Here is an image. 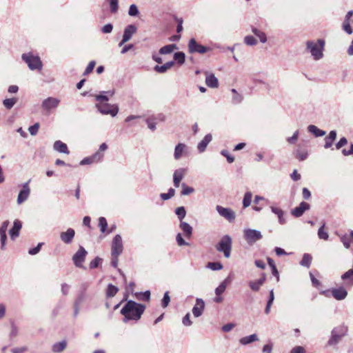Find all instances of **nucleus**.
I'll use <instances>...</instances> for the list:
<instances>
[{
  "instance_id": "34",
  "label": "nucleus",
  "mask_w": 353,
  "mask_h": 353,
  "mask_svg": "<svg viewBox=\"0 0 353 353\" xmlns=\"http://www.w3.org/2000/svg\"><path fill=\"white\" fill-rule=\"evenodd\" d=\"M178 49L176 44H170L160 48L159 54H168L172 53L174 50Z\"/></svg>"
},
{
  "instance_id": "39",
  "label": "nucleus",
  "mask_w": 353,
  "mask_h": 353,
  "mask_svg": "<svg viewBox=\"0 0 353 353\" xmlns=\"http://www.w3.org/2000/svg\"><path fill=\"white\" fill-rule=\"evenodd\" d=\"M174 59L176 61L178 64H183L185 61V53H183V52H175L174 54Z\"/></svg>"
},
{
  "instance_id": "64",
  "label": "nucleus",
  "mask_w": 353,
  "mask_h": 353,
  "mask_svg": "<svg viewBox=\"0 0 353 353\" xmlns=\"http://www.w3.org/2000/svg\"><path fill=\"white\" fill-rule=\"evenodd\" d=\"M290 353H305V349L303 346H295L290 350Z\"/></svg>"
},
{
  "instance_id": "31",
  "label": "nucleus",
  "mask_w": 353,
  "mask_h": 353,
  "mask_svg": "<svg viewBox=\"0 0 353 353\" xmlns=\"http://www.w3.org/2000/svg\"><path fill=\"white\" fill-rule=\"evenodd\" d=\"M307 130L309 132L314 134L316 137H323L325 134V132L319 129L316 125H310L307 127Z\"/></svg>"
},
{
  "instance_id": "59",
  "label": "nucleus",
  "mask_w": 353,
  "mask_h": 353,
  "mask_svg": "<svg viewBox=\"0 0 353 353\" xmlns=\"http://www.w3.org/2000/svg\"><path fill=\"white\" fill-rule=\"evenodd\" d=\"M244 42L248 46H254L256 44L257 41L252 36H246L244 39Z\"/></svg>"
},
{
  "instance_id": "28",
  "label": "nucleus",
  "mask_w": 353,
  "mask_h": 353,
  "mask_svg": "<svg viewBox=\"0 0 353 353\" xmlns=\"http://www.w3.org/2000/svg\"><path fill=\"white\" fill-rule=\"evenodd\" d=\"M174 64V61H168L163 65H155L154 70L159 73H165L168 69L171 68Z\"/></svg>"
},
{
  "instance_id": "58",
  "label": "nucleus",
  "mask_w": 353,
  "mask_h": 353,
  "mask_svg": "<svg viewBox=\"0 0 353 353\" xmlns=\"http://www.w3.org/2000/svg\"><path fill=\"white\" fill-rule=\"evenodd\" d=\"M341 241L343 243V245L346 248H349L350 247V243H352L350 237L347 235H344L341 237Z\"/></svg>"
},
{
  "instance_id": "27",
  "label": "nucleus",
  "mask_w": 353,
  "mask_h": 353,
  "mask_svg": "<svg viewBox=\"0 0 353 353\" xmlns=\"http://www.w3.org/2000/svg\"><path fill=\"white\" fill-rule=\"evenodd\" d=\"M336 138V132L335 130H332L330 132L328 136L325 138V145L324 147L325 148H329L332 145L334 141Z\"/></svg>"
},
{
  "instance_id": "36",
  "label": "nucleus",
  "mask_w": 353,
  "mask_h": 353,
  "mask_svg": "<svg viewBox=\"0 0 353 353\" xmlns=\"http://www.w3.org/2000/svg\"><path fill=\"white\" fill-rule=\"evenodd\" d=\"M119 291V288L115 285L110 283L107 286L106 296L108 298L114 296Z\"/></svg>"
},
{
  "instance_id": "14",
  "label": "nucleus",
  "mask_w": 353,
  "mask_h": 353,
  "mask_svg": "<svg viewBox=\"0 0 353 353\" xmlns=\"http://www.w3.org/2000/svg\"><path fill=\"white\" fill-rule=\"evenodd\" d=\"M310 205L309 203H307L305 201H302L300 203L299 206L294 208V209H292L291 210V214L294 217L298 218V217L301 216L304 214V212L306 210H310Z\"/></svg>"
},
{
  "instance_id": "18",
  "label": "nucleus",
  "mask_w": 353,
  "mask_h": 353,
  "mask_svg": "<svg viewBox=\"0 0 353 353\" xmlns=\"http://www.w3.org/2000/svg\"><path fill=\"white\" fill-rule=\"evenodd\" d=\"M22 228V223L19 219L14 221L12 228L9 231L10 239L14 241L19 236L20 230Z\"/></svg>"
},
{
  "instance_id": "4",
  "label": "nucleus",
  "mask_w": 353,
  "mask_h": 353,
  "mask_svg": "<svg viewBox=\"0 0 353 353\" xmlns=\"http://www.w3.org/2000/svg\"><path fill=\"white\" fill-rule=\"evenodd\" d=\"M347 333V327L345 325L335 327L331 332V336L327 341L330 346L338 344L341 339Z\"/></svg>"
},
{
  "instance_id": "26",
  "label": "nucleus",
  "mask_w": 353,
  "mask_h": 353,
  "mask_svg": "<svg viewBox=\"0 0 353 353\" xmlns=\"http://www.w3.org/2000/svg\"><path fill=\"white\" fill-rule=\"evenodd\" d=\"M179 227L187 238H190L192 234V227L188 223L181 221Z\"/></svg>"
},
{
  "instance_id": "43",
  "label": "nucleus",
  "mask_w": 353,
  "mask_h": 353,
  "mask_svg": "<svg viewBox=\"0 0 353 353\" xmlns=\"http://www.w3.org/2000/svg\"><path fill=\"white\" fill-rule=\"evenodd\" d=\"M99 227L102 233H104L107 231L108 223L105 217L101 216L99 219Z\"/></svg>"
},
{
  "instance_id": "20",
  "label": "nucleus",
  "mask_w": 353,
  "mask_h": 353,
  "mask_svg": "<svg viewBox=\"0 0 353 353\" xmlns=\"http://www.w3.org/2000/svg\"><path fill=\"white\" fill-rule=\"evenodd\" d=\"M137 31V28L134 24L127 26L123 31V38L124 41H128L131 39L132 35Z\"/></svg>"
},
{
  "instance_id": "62",
  "label": "nucleus",
  "mask_w": 353,
  "mask_h": 353,
  "mask_svg": "<svg viewBox=\"0 0 353 353\" xmlns=\"http://www.w3.org/2000/svg\"><path fill=\"white\" fill-rule=\"evenodd\" d=\"M39 128V123H36L33 125L29 127L28 130L31 135H36Z\"/></svg>"
},
{
  "instance_id": "44",
  "label": "nucleus",
  "mask_w": 353,
  "mask_h": 353,
  "mask_svg": "<svg viewBox=\"0 0 353 353\" xmlns=\"http://www.w3.org/2000/svg\"><path fill=\"white\" fill-rule=\"evenodd\" d=\"M262 285L261 282L258 280L250 281L249 282V287L254 292H258Z\"/></svg>"
},
{
  "instance_id": "15",
  "label": "nucleus",
  "mask_w": 353,
  "mask_h": 353,
  "mask_svg": "<svg viewBox=\"0 0 353 353\" xmlns=\"http://www.w3.org/2000/svg\"><path fill=\"white\" fill-rule=\"evenodd\" d=\"M28 184L29 181L23 183L22 185V189L20 190L17 197L18 204H21L28 199L30 193V189Z\"/></svg>"
},
{
  "instance_id": "56",
  "label": "nucleus",
  "mask_w": 353,
  "mask_h": 353,
  "mask_svg": "<svg viewBox=\"0 0 353 353\" xmlns=\"http://www.w3.org/2000/svg\"><path fill=\"white\" fill-rule=\"evenodd\" d=\"M102 259L99 257V256H96L92 261H90V269H94V268H97L99 263L101 262Z\"/></svg>"
},
{
  "instance_id": "11",
  "label": "nucleus",
  "mask_w": 353,
  "mask_h": 353,
  "mask_svg": "<svg viewBox=\"0 0 353 353\" xmlns=\"http://www.w3.org/2000/svg\"><path fill=\"white\" fill-rule=\"evenodd\" d=\"M216 210L220 216L224 217L230 223L234 221L236 218L235 212L229 208H224L221 205H216Z\"/></svg>"
},
{
  "instance_id": "45",
  "label": "nucleus",
  "mask_w": 353,
  "mask_h": 353,
  "mask_svg": "<svg viewBox=\"0 0 353 353\" xmlns=\"http://www.w3.org/2000/svg\"><path fill=\"white\" fill-rule=\"evenodd\" d=\"M206 267L214 271L222 270L223 268L220 262H209Z\"/></svg>"
},
{
  "instance_id": "33",
  "label": "nucleus",
  "mask_w": 353,
  "mask_h": 353,
  "mask_svg": "<svg viewBox=\"0 0 353 353\" xmlns=\"http://www.w3.org/2000/svg\"><path fill=\"white\" fill-rule=\"evenodd\" d=\"M267 261L269 266L271 268L272 275L276 278V281L278 282L279 281V274L275 265L274 261L270 257H268Z\"/></svg>"
},
{
  "instance_id": "10",
  "label": "nucleus",
  "mask_w": 353,
  "mask_h": 353,
  "mask_svg": "<svg viewBox=\"0 0 353 353\" xmlns=\"http://www.w3.org/2000/svg\"><path fill=\"white\" fill-rule=\"evenodd\" d=\"M88 252L85 248L80 246L77 252L73 255L72 261L74 264L77 268H84L83 263L85 261Z\"/></svg>"
},
{
  "instance_id": "63",
  "label": "nucleus",
  "mask_w": 353,
  "mask_h": 353,
  "mask_svg": "<svg viewBox=\"0 0 353 353\" xmlns=\"http://www.w3.org/2000/svg\"><path fill=\"white\" fill-rule=\"evenodd\" d=\"M104 93L105 92H103V94L96 95L95 98L98 103H107L109 100L108 97L105 95Z\"/></svg>"
},
{
  "instance_id": "48",
  "label": "nucleus",
  "mask_w": 353,
  "mask_h": 353,
  "mask_svg": "<svg viewBox=\"0 0 353 353\" xmlns=\"http://www.w3.org/2000/svg\"><path fill=\"white\" fill-rule=\"evenodd\" d=\"M325 223L323 224V225L318 230V236L319 239H323V240H327L329 235L327 232L324 230Z\"/></svg>"
},
{
  "instance_id": "46",
  "label": "nucleus",
  "mask_w": 353,
  "mask_h": 353,
  "mask_svg": "<svg viewBox=\"0 0 353 353\" xmlns=\"http://www.w3.org/2000/svg\"><path fill=\"white\" fill-rule=\"evenodd\" d=\"M17 101L15 98L6 99L3 101V104L8 110H10L17 103Z\"/></svg>"
},
{
  "instance_id": "61",
  "label": "nucleus",
  "mask_w": 353,
  "mask_h": 353,
  "mask_svg": "<svg viewBox=\"0 0 353 353\" xmlns=\"http://www.w3.org/2000/svg\"><path fill=\"white\" fill-rule=\"evenodd\" d=\"M96 65V63L94 61H91L88 66L86 67L84 72H83V75H87L88 74H90L94 69V66Z\"/></svg>"
},
{
  "instance_id": "60",
  "label": "nucleus",
  "mask_w": 353,
  "mask_h": 353,
  "mask_svg": "<svg viewBox=\"0 0 353 353\" xmlns=\"http://www.w3.org/2000/svg\"><path fill=\"white\" fill-rule=\"evenodd\" d=\"M176 241L179 246L189 245V243L183 239L181 233L177 234Z\"/></svg>"
},
{
  "instance_id": "6",
  "label": "nucleus",
  "mask_w": 353,
  "mask_h": 353,
  "mask_svg": "<svg viewBox=\"0 0 353 353\" xmlns=\"http://www.w3.org/2000/svg\"><path fill=\"white\" fill-rule=\"evenodd\" d=\"M321 294L326 297H330L332 295L336 300H344L347 296V291L343 286H340L330 290H323L320 292Z\"/></svg>"
},
{
  "instance_id": "19",
  "label": "nucleus",
  "mask_w": 353,
  "mask_h": 353,
  "mask_svg": "<svg viewBox=\"0 0 353 353\" xmlns=\"http://www.w3.org/2000/svg\"><path fill=\"white\" fill-rule=\"evenodd\" d=\"M10 224L8 221H5L2 223L1 226L0 227V237H1V249L4 250L6 243L7 241V235L6 231L8 230V227Z\"/></svg>"
},
{
  "instance_id": "17",
  "label": "nucleus",
  "mask_w": 353,
  "mask_h": 353,
  "mask_svg": "<svg viewBox=\"0 0 353 353\" xmlns=\"http://www.w3.org/2000/svg\"><path fill=\"white\" fill-rule=\"evenodd\" d=\"M75 235V231L72 228H68L65 232L60 233V239L65 244H70L72 242Z\"/></svg>"
},
{
  "instance_id": "1",
  "label": "nucleus",
  "mask_w": 353,
  "mask_h": 353,
  "mask_svg": "<svg viewBox=\"0 0 353 353\" xmlns=\"http://www.w3.org/2000/svg\"><path fill=\"white\" fill-rule=\"evenodd\" d=\"M145 306L132 300H128L121 310V314L123 315V322L129 321H138L143 314Z\"/></svg>"
},
{
  "instance_id": "16",
  "label": "nucleus",
  "mask_w": 353,
  "mask_h": 353,
  "mask_svg": "<svg viewBox=\"0 0 353 353\" xmlns=\"http://www.w3.org/2000/svg\"><path fill=\"white\" fill-rule=\"evenodd\" d=\"M205 309V302L202 299L196 298V303L192 308V314L194 317H199L202 315Z\"/></svg>"
},
{
  "instance_id": "52",
  "label": "nucleus",
  "mask_w": 353,
  "mask_h": 353,
  "mask_svg": "<svg viewBox=\"0 0 353 353\" xmlns=\"http://www.w3.org/2000/svg\"><path fill=\"white\" fill-rule=\"evenodd\" d=\"M155 117H150L146 119L148 128L152 131L156 130L157 123L155 122Z\"/></svg>"
},
{
  "instance_id": "3",
  "label": "nucleus",
  "mask_w": 353,
  "mask_h": 353,
  "mask_svg": "<svg viewBox=\"0 0 353 353\" xmlns=\"http://www.w3.org/2000/svg\"><path fill=\"white\" fill-rule=\"evenodd\" d=\"M232 245V240L231 236L228 234H225L221 237L215 247L216 250L219 252H222L225 258H230Z\"/></svg>"
},
{
  "instance_id": "13",
  "label": "nucleus",
  "mask_w": 353,
  "mask_h": 353,
  "mask_svg": "<svg viewBox=\"0 0 353 353\" xmlns=\"http://www.w3.org/2000/svg\"><path fill=\"white\" fill-rule=\"evenodd\" d=\"M60 103V100L54 97H48L43 101L41 107L49 112L52 109L56 108Z\"/></svg>"
},
{
  "instance_id": "37",
  "label": "nucleus",
  "mask_w": 353,
  "mask_h": 353,
  "mask_svg": "<svg viewBox=\"0 0 353 353\" xmlns=\"http://www.w3.org/2000/svg\"><path fill=\"white\" fill-rule=\"evenodd\" d=\"M188 152H189L188 147L186 145H185L184 143H179L175 147L174 154H182L183 153L186 154Z\"/></svg>"
},
{
  "instance_id": "25",
  "label": "nucleus",
  "mask_w": 353,
  "mask_h": 353,
  "mask_svg": "<svg viewBox=\"0 0 353 353\" xmlns=\"http://www.w3.org/2000/svg\"><path fill=\"white\" fill-rule=\"evenodd\" d=\"M53 148L55 151L59 153H69L67 145L61 141H56L54 143Z\"/></svg>"
},
{
  "instance_id": "22",
  "label": "nucleus",
  "mask_w": 353,
  "mask_h": 353,
  "mask_svg": "<svg viewBox=\"0 0 353 353\" xmlns=\"http://www.w3.org/2000/svg\"><path fill=\"white\" fill-rule=\"evenodd\" d=\"M205 83L208 87L212 88H216L219 86L218 79L213 74L206 73Z\"/></svg>"
},
{
  "instance_id": "9",
  "label": "nucleus",
  "mask_w": 353,
  "mask_h": 353,
  "mask_svg": "<svg viewBox=\"0 0 353 353\" xmlns=\"http://www.w3.org/2000/svg\"><path fill=\"white\" fill-rule=\"evenodd\" d=\"M123 252L122 238L120 234H116L113 238L111 248L112 256L119 257Z\"/></svg>"
},
{
  "instance_id": "38",
  "label": "nucleus",
  "mask_w": 353,
  "mask_h": 353,
  "mask_svg": "<svg viewBox=\"0 0 353 353\" xmlns=\"http://www.w3.org/2000/svg\"><path fill=\"white\" fill-rule=\"evenodd\" d=\"M252 32L254 33L255 36L259 38L260 41L261 43H264L267 41L266 35L263 32L254 27L252 28Z\"/></svg>"
},
{
  "instance_id": "54",
  "label": "nucleus",
  "mask_w": 353,
  "mask_h": 353,
  "mask_svg": "<svg viewBox=\"0 0 353 353\" xmlns=\"http://www.w3.org/2000/svg\"><path fill=\"white\" fill-rule=\"evenodd\" d=\"M85 292H81L78 294L76 300L74 301V304L76 305H79L80 306L81 304L83 303V301L85 300Z\"/></svg>"
},
{
  "instance_id": "40",
  "label": "nucleus",
  "mask_w": 353,
  "mask_h": 353,
  "mask_svg": "<svg viewBox=\"0 0 353 353\" xmlns=\"http://www.w3.org/2000/svg\"><path fill=\"white\" fill-rule=\"evenodd\" d=\"M187 170L185 168L176 169L173 174V179H178L179 181H181L183 179Z\"/></svg>"
},
{
  "instance_id": "8",
  "label": "nucleus",
  "mask_w": 353,
  "mask_h": 353,
  "mask_svg": "<svg viewBox=\"0 0 353 353\" xmlns=\"http://www.w3.org/2000/svg\"><path fill=\"white\" fill-rule=\"evenodd\" d=\"M96 107L103 114H110L115 117L119 112V108L117 105H112L108 103H97Z\"/></svg>"
},
{
  "instance_id": "55",
  "label": "nucleus",
  "mask_w": 353,
  "mask_h": 353,
  "mask_svg": "<svg viewBox=\"0 0 353 353\" xmlns=\"http://www.w3.org/2000/svg\"><path fill=\"white\" fill-rule=\"evenodd\" d=\"M138 299L145 301H149L150 299V292L149 290H147L145 291L144 292L140 293L139 296H138Z\"/></svg>"
},
{
  "instance_id": "53",
  "label": "nucleus",
  "mask_w": 353,
  "mask_h": 353,
  "mask_svg": "<svg viewBox=\"0 0 353 353\" xmlns=\"http://www.w3.org/2000/svg\"><path fill=\"white\" fill-rule=\"evenodd\" d=\"M299 134V130L295 131L292 137L287 138L288 143L290 144H292V145L295 144L298 141Z\"/></svg>"
},
{
  "instance_id": "29",
  "label": "nucleus",
  "mask_w": 353,
  "mask_h": 353,
  "mask_svg": "<svg viewBox=\"0 0 353 353\" xmlns=\"http://www.w3.org/2000/svg\"><path fill=\"white\" fill-rule=\"evenodd\" d=\"M270 208L272 212L277 215L279 223L281 225L285 224L286 221L283 217L284 212L281 208L276 207L272 206Z\"/></svg>"
},
{
  "instance_id": "5",
  "label": "nucleus",
  "mask_w": 353,
  "mask_h": 353,
  "mask_svg": "<svg viewBox=\"0 0 353 353\" xmlns=\"http://www.w3.org/2000/svg\"><path fill=\"white\" fill-rule=\"evenodd\" d=\"M21 59L27 64L30 70H34L42 69V62L38 56H34L32 53H24L21 56Z\"/></svg>"
},
{
  "instance_id": "24",
  "label": "nucleus",
  "mask_w": 353,
  "mask_h": 353,
  "mask_svg": "<svg viewBox=\"0 0 353 353\" xmlns=\"http://www.w3.org/2000/svg\"><path fill=\"white\" fill-rule=\"evenodd\" d=\"M103 156H89L81 161L80 165H89L94 163H99L102 161Z\"/></svg>"
},
{
  "instance_id": "42",
  "label": "nucleus",
  "mask_w": 353,
  "mask_h": 353,
  "mask_svg": "<svg viewBox=\"0 0 353 353\" xmlns=\"http://www.w3.org/2000/svg\"><path fill=\"white\" fill-rule=\"evenodd\" d=\"M175 214L177 215L180 221H182L186 215V210L183 206L178 207L175 209Z\"/></svg>"
},
{
  "instance_id": "41",
  "label": "nucleus",
  "mask_w": 353,
  "mask_h": 353,
  "mask_svg": "<svg viewBox=\"0 0 353 353\" xmlns=\"http://www.w3.org/2000/svg\"><path fill=\"white\" fill-rule=\"evenodd\" d=\"M252 198V194L250 192H247L245 193L243 199V206L244 208H248L250 205Z\"/></svg>"
},
{
  "instance_id": "50",
  "label": "nucleus",
  "mask_w": 353,
  "mask_h": 353,
  "mask_svg": "<svg viewBox=\"0 0 353 353\" xmlns=\"http://www.w3.org/2000/svg\"><path fill=\"white\" fill-rule=\"evenodd\" d=\"M170 302V297L169 295V292L167 291L164 293L163 297L161 300V306L163 308H165L168 306Z\"/></svg>"
},
{
  "instance_id": "30",
  "label": "nucleus",
  "mask_w": 353,
  "mask_h": 353,
  "mask_svg": "<svg viewBox=\"0 0 353 353\" xmlns=\"http://www.w3.org/2000/svg\"><path fill=\"white\" fill-rule=\"evenodd\" d=\"M259 340L258 336L256 334H251L250 336H246L242 337L239 342L243 345H248L252 342L257 341Z\"/></svg>"
},
{
  "instance_id": "51",
  "label": "nucleus",
  "mask_w": 353,
  "mask_h": 353,
  "mask_svg": "<svg viewBox=\"0 0 353 353\" xmlns=\"http://www.w3.org/2000/svg\"><path fill=\"white\" fill-rule=\"evenodd\" d=\"M109 3L111 12H117L119 9V0H109Z\"/></svg>"
},
{
  "instance_id": "57",
  "label": "nucleus",
  "mask_w": 353,
  "mask_h": 353,
  "mask_svg": "<svg viewBox=\"0 0 353 353\" xmlns=\"http://www.w3.org/2000/svg\"><path fill=\"white\" fill-rule=\"evenodd\" d=\"M43 245V243H39L36 247L30 248L28 250V254L30 255L37 254V253L39 252Z\"/></svg>"
},
{
  "instance_id": "47",
  "label": "nucleus",
  "mask_w": 353,
  "mask_h": 353,
  "mask_svg": "<svg viewBox=\"0 0 353 353\" xmlns=\"http://www.w3.org/2000/svg\"><path fill=\"white\" fill-rule=\"evenodd\" d=\"M182 190L181 192V195H188L194 192V189L192 187L186 185L185 183L181 184Z\"/></svg>"
},
{
  "instance_id": "12",
  "label": "nucleus",
  "mask_w": 353,
  "mask_h": 353,
  "mask_svg": "<svg viewBox=\"0 0 353 353\" xmlns=\"http://www.w3.org/2000/svg\"><path fill=\"white\" fill-rule=\"evenodd\" d=\"M188 50L190 53L197 52L199 54H204L208 50V48L198 43L196 41L192 38L189 41Z\"/></svg>"
},
{
  "instance_id": "49",
  "label": "nucleus",
  "mask_w": 353,
  "mask_h": 353,
  "mask_svg": "<svg viewBox=\"0 0 353 353\" xmlns=\"http://www.w3.org/2000/svg\"><path fill=\"white\" fill-rule=\"evenodd\" d=\"M139 14V11L138 7L135 4L130 5L128 10V14L130 17H137Z\"/></svg>"
},
{
  "instance_id": "21",
  "label": "nucleus",
  "mask_w": 353,
  "mask_h": 353,
  "mask_svg": "<svg viewBox=\"0 0 353 353\" xmlns=\"http://www.w3.org/2000/svg\"><path fill=\"white\" fill-rule=\"evenodd\" d=\"M232 279L229 275L215 289L216 295H221L225 290L227 286L231 283Z\"/></svg>"
},
{
  "instance_id": "7",
  "label": "nucleus",
  "mask_w": 353,
  "mask_h": 353,
  "mask_svg": "<svg viewBox=\"0 0 353 353\" xmlns=\"http://www.w3.org/2000/svg\"><path fill=\"white\" fill-rule=\"evenodd\" d=\"M243 237L249 245H252L261 240L263 235L259 230L248 228L243 230Z\"/></svg>"
},
{
  "instance_id": "2",
  "label": "nucleus",
  "mask_w": 353,
  "mask_h": 353,
  "mask_svg": "<svg viewBox=\"0 0 353 353\" xmlns=\"http://www.w3.org/2000/svg\"><path fill=\"white\" fill-rule=\"evenodd\" d=\"M324 46L325 41L323 39H318L316 41H307L306 43L307 49L315 60H319L323 57Z\"/></svg>"
},
{
  "instance_id": "32",
  "label": "nucleus",
  "mask_w": 353,
  "mask_h": 353,
  "mask_svg": "<svg viewBox=\"0 0 353 353\" xmlns=\"http://www.w3.org/2000/svg\"><path fill=\"white\" fill-rule=\"evenodd\" d=\"M67 346V342L65 341H61L60 342L55 343L52 347V351L54 353H60Z\"/></svg>"
},
{
  "instance_id": "35",
  "label": "nucleus",
  "mask_w": 353,
  "mask_h": 353,
  "mask_svg": "<svg viewBox=\"0 0 353 353\" xmlns=\"http://www.w3.org/2000/svg\"><path fill=\"white\" fill-rule=\"evenodd\" d=\"M312 257L310 254L305 253L303 255V258L301 261H300V265L303 267L305 268H310L311 263H312Z\"/></svg>"
},
{
  "instance_id": "23",
  "label": "nucleus",
  "mask_w": 353,
  "mask_h": 353,
  "mask_svg": "<svg viewBox=\"0 0 353 353\" xmlns=\"http://www.w3.org/2000/svg\"><path fill=\"white\" fill-rule=\"evenodd\" d=\"M212 137L211 134H206L204 138L199 143L197 148L199 152H203L208 145L212 141Z\"/></svg>"
}]
</instances>
